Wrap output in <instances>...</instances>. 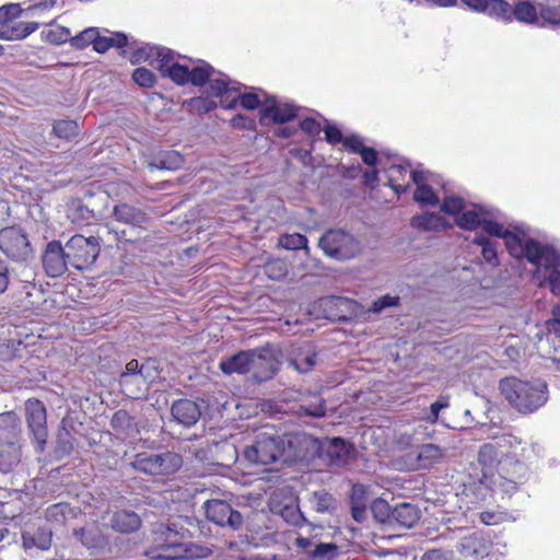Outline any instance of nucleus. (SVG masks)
<instances>
[{
    "label": "nucleus",
    "instance_id": "ea45409f",
    "mask_svg": "<svg viewBox=\"0 0 560 560\" xmlns=\"http://www.w3.org/2000/svg\"><path fill=\"white\" fill-rule=\"evenodd\" d=\"M52 532L50 528L38 527L35 532L22 534V542L25 549L37 548L48 550L51 546Z\"/></svg>",
    "mask_w": 560,
    "mask_h": 560
},
{
    "label": "nucleus",
    "instance_id": "393cba45",
    "mask_svg": "<svg viewBox=\"0 0 560 560\" xmlns=\"http://www.w3.org/2000/svg\"><path fill=\"white\" fill-rule=\"evenodd\" d=\"M288 362L300 373H307L314 369L317 362V350L315 345L304 341L293 347L289 353Z\"/></svg>",
    "mask_w": 560,
    "mask_h": 560
},
{
    "label": "nucleus",
    "instance_id": "4468645a",
    "mask_svg": "<svg viewBox=\"0 0 560 560\" xmlns=\"http://www.w3.org/2000/svg\"><path fill=\"white\" fill-rule=\"evenodd\" d=\"M212 397H198L196 400L180 398L173 402L171 415L179 424L190 428L194 427L200 418L212 417Z\"/></svg>",
    "mask_w": 560,
    "mask_h": 560
},
{
    "label": "nucleus",
    "instance_id": "4c0bfd02",
    "mask_svg": "<svg viewBox=\"0 0 560 560\" xmlns=\"http://www.w3.org/2000/svg\"><path fill=\"white\" fill-rule=\"evenodd\" d=\"M411 226L422 231H446L452 228L443 217L434 212H427L415 215L410 222Z\"/></svg>",
    "mask_w": 560,
    "mask_h": 560
},
{
    "label": "nucleus",
    "instance_id": "ddd939ff",
    "mask_svg": "<svg viewBox=\"0 0 560 560\" xmlns=\"http://www.w3.org/2000/svg\"><path fill=\"white\" fill-rule=\"evenodd\" d=\"M0 250L15 262H26L34 256L27 233L18 225L0 230Z\"/></svg>",
    "mask_w": 560,
    "mask_h": 560
},
{
    "label": "nucleus",
    "instance_id": "6ab92c4d",
    "mask_svg": "<svg viewBox=\"0 0 560 560\" xmlns=\"http://www.w3.org/2000/svg\"><path fill=\"white\" fill-rule=\"evenodd\" d=\"M261 93L265 96V105L259 109V122L261 126H268L270 122L283 125L298 116V107L293 104L281 103L276 96H269L264 91Z\"/></svg>",
    "mask_w": 560,
    "mask_h": 560
},
{
    "label": "nucleus",
    "instance_id": "c03bdc74",
    "mask_svg": "<svg viewBox=\"0 0 560 560\" xmlns=\"http://www.w3.org/2000/svg\"><path fill=\"white\" fill-rule=\"evenodd\" d=\"M21 445L0 444V472L10 474L21 463Z\"/></svg>",
    "mask_w": 560,
    "mask_h": 560
},
{
    "label": "nucleus",
    "instance_id": "4be33fe9",
    "mask_svg": "<svg viewBox=\"0 0 560 560\" xmlns=\"http://www.w3.org/2000/svg\"><path fill=\"white\" fill-rule=\"evenodd\" d=\"M355 303L343 296L329 295L319 300V310L326 319L347 323L354 315Z\"/></svg>",
    "mask_w": 560,
    "mask_h": 560
},
{
    "label": "nucleus",
    "instance_id": "7c9ffc66",
    "mask_svg": "<svg viewBox=\"0 0 560 560\" xmlns=\"http://www.w3.org/2000/svg\"><path fill=\"white\" fill-rule=\"evenodd\" d=\"M110 427L116 434L122 438H136L140 433L136 418L130 416L125 409L114 412L110 419Z\"/></svg>",
    "mask_w": 560,
    "mask_h": 560
},
{
    "label": "nucleus",
    "instance_id": "3c124183",
    "mask_svg": "<svg viewBox=\"0 0 560 560\" xmlns=\"http://www.w3.org/2000/svg\"><path fill=\"white\" fill-rule=\"evenodd\" d=\"M213 72V67L202 61L200 65L189 69L188 83L196 86H203L206 83L210 84V81H212L210 78Z\"/></svg>",
    "mask_w": 560,
    "mask_h": 560
},
{
    "label": "nucleus",
    "instance_id": "aec40b11",
    "mask_svg": "<svg viewBox=\"0 0 560 560\" xmlns=\"http://www.w3.org/2000/svg\"><path fill=\"white\" fill-rule=\"evenodd\" d=\"M66 244L54 240L46 244L42 254V264L49 278H58L67 272L70 261L67 257Z\"/></svg>",
    "mask_w": 560,
    "mask_h": 560
},
{
    "label": "nucleus",
    "instance_id": "c756f323",
    "mask_svg": "<svg viewBox=\"0 0 560 560\" xmlns=\"http://www.w3.org/2000/svg\"><path fill=\"white\" fill-rule=\"evenodd\" d=\"M226 79L218 78L210 81V95L220 98V105L225 109H233L237 104L238 88H230Z\"/></svg>",
    "mask_w": 560,
    "mask_h": 560
},
{
    "label": "nucleus",
    "instance_id": "7ed1b4c3",
    "mask_svg": "<svg viewBox=\"0 0 560 560\" xmlns=\"http://www.w3.org/2000/svg\"><path fill=\"white\" fill-rule=\"evenodd\" d=\"M283 434L273 432H259L253 444L246 445L243 451L244 458L255 465H270L281 460L284 463Z\"/></svg>",
    "mask_w": 560,
    "mask_h": 560
},
{
    "label": "nucleus",
    "instance_id": "5fc2aeb1",
    "mask_svg": "<svg viewBox=\"0 0 560 560\" xmlns=\"http://www.w3.org/2000/svg\"><path fill=\"white\" fill-rule=\"evenodd\" d=\"M24 13L20 3H7L0 7V26L7 27Z\"/></svg>",
    "mask_w": 560,
    "mask_h": 560
},
{
    "label": "nucleus",
    "instance_id": "39448f33",
    "mask_svg": "<svg viewBox=\"0 0 560 560\" xmlns=\"http://www.w3.org/2000/svg\"><path fill=\"white\" fill-rule=\"evenodd\" d=\"M241 506L235 500L211 498L203 502L202 510L206 518L214 525L230 530L241 532L246 524V515L237 508Z\"/></svg>",
    "mask_w": 560,
    "mask_h": 560
},
{
    "label": "nucleus",
    "instance_id": "b1692460",
    "mask_svg": "<svg viewBox=\"0 0 560 560\" xmlns=\"http://www.w3.org/2000/svg\"><path fill=\"white\" fill-rule=\"evenodd\" d=\"M456 548L463 560H479L489 555L491 541L482 532L476 530L462 537Z\"/></svg>",
    "mask_w": 560,
    "mask_h": 560
},
{
    "label": "nucleus",
    "instance_id": "412c9836",
    "mask_svg": "<svg viewBox=\"0 0 560 560\" xmlns=\"http://www.w3.org/2000/svg\"><path fill=\"white\" fill-rule=\"evenodd\" d=\"M118 383L121 393L131 399L143 397L149 386V383L138 370L137 359L126 363L125 369L119 374Z\"/></svg>",
    "mask_w": 560,
    "mask_h": 560
},
{
    "label": "nucleus",
    "instance_id": "f8f14e48",
    "mask_svg": "<svg viewBox=\"0 0 560 560\" xmlns=\"http://www.w3.org/2000/svg\"><path fill=\"white\" fill-rule=\"evenodd\" d=\"M305 506L311 514V520H316L329 526L332 518H337L341 512L340 500L325 488L310 491L305 494Z\"/></svg>",
    "mask_w": 560,
    "mask_h": 560
},
{
    "label": "nucleus",
    "instance_id": "20e7f679",
    "mask_svg": "<svg viewBox=\"0 0 560 560\" xmlns=\"http://www.w3.org/2000/svg\"><path fill=\"white\" fill-rule=\"evenodd\" d=\"M130 466L152 477H168L183 466V457L173 451L141 452L133 456Z\"/></svg>",
    "mask_w": 560,
    "mask_h": 560
},
{
    "label": "nucleus",
    "instance_id": "f257e3e1",
    "mask_svg": "<svg viewBox=\"0 0 560 560\" xmlns=\"http://www.w3.org/2000/svg\"><path fill=\"white\" fill-rule=\"evenodd\" d=\"M501 395L521 415H532L546 405L549 398L548 384L541 378L523 381L504 377L499 383Z\"/></svg>",
    "mask_w": 560,
    "mask_h": 560
},
{
    "label": "nucleus",
    "instance_id": "338daca9",
    "mask_svg": "<svg viewBox=\"0 0 560 560\" xmlns=\"http://www.w3.org/2000/svg\"><path fill=\"white\" fill-rule=\"evenodd\" d=\"M369 502V487L359 482L353 483L349 493L350 505H368Z\"/></svg>",
    "mask_w": 560,
    "mask_h": 560
},
{
    "label": "nucleus",
    "instance_id": "69168bd1",
    "mask_svg": "<svg viewBox=\"0 0 560 560\" xmlns=\"http://www.w3.org/2000/svg\"><path fill=\"white\" fill-rule=\"evenodd\" d=\"M52 131L60 139H71L78 135L79 126L73 120H59L55 122Z\"/></svg>",
    "mask_w": 560,
    "mask_h": 560
},
{
    "label": "nucleus",
    "instance_id": "e2e57ef3",
    "mask_svg": "<svg viewBox=\"0 0 560 560\" xmlns=\"http://www.w3.org/2000/svg\"><path fill=\"white\" fill-rule=\"evenodd\" d=\"M15 278L14 269L10 267L7 259L0 257V295L9 290Z\"/></svg>",
    "mask_w": 560,
    "mask_h": 560
},
{
    "label": "nucleus",
    "instance_id": "de8ad7c7",
    "mask_svg": "<svg viewBox=\"0 0 560 560\" xmlns=\"http://www.w3.org/2000/svg\"><path fill=\"white\" fill-rule=\"evenodd\" d=\"M499 458L498 448L493 444L487 443L480 446L478 451V463L482 467L485 478H487L488 474L495 467Z\"/></svg>",
    "mask_w": 560,
    "mask_h": 560
},
{
    "label": "nucleus",
    "instance_id": "e433bc0d",
    "mask_svg": "<svg viewBox=\"0 0 560 560\" xmlns=\"http://www.w3.org/2000/svg\"><path fill=\"white\" fill-rule=\"evenodd\" d=\"M185 160L183 155L177 151H161L154 155L149 162V168L153 170H166L176 171L180 168Z\"/></svg>",
    "mask_w": 560,
    "mask_h": 560
},
{
    "label": "nucleus",
    "instance_id": "2f4dec72",
    "mask_svg": "<svg viewBox=\"0 0 560 560\" xmlns=\"http://www.w3.org/2000/svg\"><path fill=\"white\" fill-rule=\"evenodd\" d=\"M446 455V448L438 444L424 443L417 447V462L420 468H430L443 460Z\"/></svg>",
    "mask_w": 560,
    "mask_h": 560
},
{
    "label": "nucleus",
    "instance_id": "a19ab883",
    "mask_svg": "<svg viewBox=\"0 0 560 560\" xmlns=\"http://www.w3.org/2000/svg\"><path fill=\"white\" fill-rule=\"evenodd\" d=\"M37 22H16L8 24L7 27H0V39L21 40L34 33L38 28Z\"/></svg>",
    "mask_w": 560,
    "mask_h": 560
},
{
    "label": "nucleus",
    "instance_id": "f3484780",
    "mask_svg": "<svg viewBox=\"0 0 560 560\" xmlns=\"http://www.w3.org/2000/svg\"><path fill=\"white\" fill-rule=\"evenodd\" d=\"M322 459L328 466L342 467L355 457L357 451L352 443L341 436L325 438L320 440Z\"/></svg>",
    "mask_w": 560,
    "mask_h": 560
},
{
    "label": "nucleus",
    "instance_id": "79ce46f5",
    "mask_svg": "<svg viewBox=\"0 0 560 560\" xmlns=\"http://www.w3.org/2000/svg\"><path fill=\"white\" fill-rule=\"evenodd\" d=\"M67 213L71 222L78 225H89L97 220L93 210H89V206L81 198H75L68 205Z\"/></svg>",
    "mask_w": 560,
    "mask_h": 560
},
{
    "label": "nucleus",
    "instance_id": "6e6d98bb",
    "mask_svg": "<svg viewBox=\"0 0 560 560\" xmlns=\"http://www.w3.org/2000/svg\"><path fill=\"white\" fill-rule=\"evenodd\" d=\"M545 247L546 246H542L537 240L528 238L525 242L523 257H525L528 262L538 266L541 264Z\"/></svg>",
    "mask_w": 560,
    "mask_h": 560
},
{
    "label": "nucleus",
    "instance_id": "f03ea898",
    "mask_svg": "<svg viewBox=\"0 0 560 560\" xmlns=\"http://www.w3.org/2000/svg\"><path fill=\"white\" fill-rule=\"evenodd\" d=\"M112 214L116 226L114 233L125 243H137L148 236L151 217L141 208L119 202L114 206Z\"/></svg>",
    "mask_w": 560,
    "mask_h": 560
},
{
    "label": "nucleus",
    "instance_id": "cd10ccee",
    "mask_svg": "<svg viewBox=\"0 0 560 560\" xmlns=\"http://www.w3.org/2000/svg\"><path fill=\"white\" fill-rule=\"evenodd\" d=\"M421 517L420 509L412 503L401 502L393 508L392 526L411 528Z\"/></svg>",
    "mask_w": 560,
    "mask_h": 560
},
{
    "label": "nucleus",
    "instance_id": "a18cd8bd",
    "mask_svg": "<svg viewBox=\"0 0 560 560\" xmlns=\"http://www.w3.org/2000/svg\"><path fill=\"white\" fill-rule=\"evenodd\" d=\"M116 230V226L114 222H107L105 224H102L97 228L94 235H90V240L93 241V243L96 244V248L98 249V253H101V247H113L114 244L124 242L120 236L116 235L114 231Z\"/></svg>",
    "mask_w": 560,
    "mask_h": 560
},
{
    "label": "nucleus",
    "instance_id": "bb28decb",
    "mask_svg": "<svg viewBox=\"0 0 560 560\" xmlns=\"http://www.w3.org/2000/svg\"><path fill=\"white\" fill-rule=\"evenodd\" d=\"M142 525L141 517L131 510H117L109 518V526L121 534H131L139 530Z\"/></svg>",
    "mask_w": 560,
    "mask_h": 560
},
{
    "label": "nucleus",
    "instance_id": "bf43d9fd",
    "mask_svg": "<svg viewBox=\"0 0 560 560\" xmlns=\"http://www.w3.org/2000/svg\"><path fill=\"white\" fill-rule=\"evenodd\" d=\"M264 271L270 280L280 281L288 275V265L282 259L269 260L264 266Z\"/></svg>",
    "mask_w": 560,
    "mask_h": 560
},
{
    "label": "nucleus",
    "instance_id": "423d86ee",
    "mask_svg": "<svg viewBox=\"0 0 560 560\" xmlns=\"http://www.w3.org/2000/svg\"><path fill=\"white\" fill-rule=\"evenodd\" d=\"M270 511L280 515L285 523L291 526L303 528L307 527L305 535L299 534L296 537H315L317 542H325L322 539L324 525L316 520H311L305 512L301 511L298 497H290L285 501H280L277 497L270 500Z\"/></svg>",
    "mask_w": 560,
    "mask_h": 560
},
{
    "label": "nucleus",
    "instance_id": "9b49d317",
    "mask_svg": "<svg viewBox=\"0 0 560 560\" xmlns=\"http://www.w3.org/2000/svg\"><path fill=\"white\" fill-rule=\"evenodd\" d=\"M284 464L311 463L320 455V440L305 432L283 434Z\"/></svg>",
    "mask_w": 560,
    "mask_h": 560
},
{
    "label": "nucleus",
    "instance_id": "052dcab7",
    "mask_svg": "<svg viewBox=\"0 0 560 560\" xmlns=\"http://www.w3.org/2000/svg\"><path fill=\"white\" fill-rule=\"evenodd\" d=\"M413 199L421 206H436L439 197L430 185H419L413 192Z\"/></svg>",
    "mask_w": 560,
    "mask_h": 560
},
{
    "label": "nucleus",
    "instance_id": "09e8293b",
    "mask_svg": "<svg viewBox=\"0 0 560 560\" xmlns=\"http://www.w3.org/2000/svg\"><path fill=\"white\" fill-rule=\"evenodd\" d=\"M485 13L505 23L512 22V5L505 0H488Z\"/></svg>",
    "mask_w": 560,
    "mask_h": 560
},
{
    "label": "nucleus",
    "instance_id": "4d7b16f0",
    "mask_svg": "<svg viewBox=\"0 0 560 560\" xmlns=\"http://www.w3.org/2000/svg\"><path fill=\"white\" fill-rule=\"evenodd\" d=\"M98 33L97 27H88L78 35L70 38V45L75 49H84L89 45L94 47L96 36Z\"/></svg>",
    "mask_w": 560,
    "mask_h": 560
},
{
    "label": "nucleus",
    "instance_id": "58836bf2",
    "mask_svg": "<svg viewBox=\"0 0 560 560\" xmlns=\"http://www.w3.org/2000/svg\"><path fill=\"white\" fill-rule=\"evenodd\" d=\"M78 515V509L71 506L67 502H58L49 505L45 510V517L47 522L63 525L68 521L75 518Z\"/></svg>",
    "mask_w": 560,
    "mask_h": 560
},
{
    "label": "nucleus",
    "instance_id": "c9c22d12",
    "mask_svg": "<svg viewBox=\"0 0 560 560\" xmlns=\"http://www.w3.org/2000/svg\"><path fill=\"white\" fill-rule=\"evenodd\" d=\"M212 454L214 464L224 468L232 467L238 459V451L235 444L230 441L215 443Z\"/></svg>",
    "mask_w": 560,
    "mask_h": 560
},
{
    "label": "nucleus",
    "instance_id": "f704fd0d",
    "mask_svg": "<svg viewBox=\"0 0 560 560\" xmlns=\"http://www.w3.org/2000/svg\"><path fill=\"white\" fill-rule=\"evenodd\" d=\"M73 535L85 548L93 552H100L107 546L106 537L95 527L74 529Z\"/></svg>",
    "mask_w": 560,
    "mask_h": 560
},
{
    "label": "nucleus",
    "instance_id": "49530a36",
    "mask_svg": "<svg viewBox=\"0 0 560 560\" xmlns=\"http://www.w3.org/2000/svg\"><path fill=\"white\" fill-rule=\"evenodd\" d=\"M129 49L131 50L129 60L132 65L140 63L142 61H149L151 65V61H155L156 59V50H166V48L140 45L137 40L131 42Z\"/></svg>",
    "mask_w": 560,
    "mask_h": 560
},
{
    "label": "nucleus",
    "instance_id": "1a4fd4ad",
    "mask_svg": "<svg viewBox=\"0 0 560 560\" xmlns=\"http://www.w3.org/2000/svg\"><path fill=\"white\" fill-rule=\"evenodd\" d=\"M318 246L328 257L345 261L360 255L362 245L359 238L341 229H329L318 240Z\"/></svg>",
    "mask_w": 560,
    "mask_h": 560
},
{
    "label": "nucleus",
    "instance_id": "8fccbe9b",
    "mask_svg": "<svg viewBox=\"0 0 560 560\" xmlns=\"http://www.w3.org/2000/svg\"><path fill=\"white\" fill-rule=\"evenodd\" d=\"M370 511L377 523L392 526L393 508L382 498L371 502Z\"/></svg>",
    "mask_w": 560,
    "mask_h": 560
},
{
    "label": "nucleus",
    "instance_id": "603ef678",
    "mask_svg": "<svg viewBox=\"0 0 560 560\" xmlns=\"http://www.w3.org/2000/svg\"><path fill=\"white\" fill-rule=\"evenodd\" d=\"M279 246L288 250L304 249L306 254L310 253L307 246V237L300 233L283 234L279 237Z\"/></svg>",
    "mask_w": 560,
    "mask_h": 560
},
{
    "label": "nucleus",
    "instance_id": "0e129e2a",
    "mask_svg": "<svg viewBox=\"0 0 560 560\" xmlns=\"http://www.w3.org/2000/svg\"><path fill=\"white\" fill-rule=\"evenodd\" d=\"M482 220L479 218V212L475 210L463 211L456 219V224L463 229L472 231L481 226Z\"/></svg>",
    "mask_w": 560,
    "mask_h": 560
},
{
    "label": "nucleus",
    "instance_id": "72a5a7b5",
    "mask_svg": "<svg viewBox=\"0 0 560 560\" xmlns=\"http://www.w3.org/2000/svg\"><path fill=\"white\" fill-rule=\"evenodd\" d=\"M518 22L540 26L538 7L535 0H518L512 7V19Z\"/></svg>",
    "mask_w": 560,
    "mask_h": 560
},
{
    "label": "nucleus",
    "instance_id": "2eb2a0df",
    "mask_svg": "<svg viewBox=\"0 0 560 560\" xmlns=\"http://www.w3.org/2000/svg\"><path fill=\"white\" fill-rule=\"evenodd\" d=\"M66 252L70 267L77 270L90 268L100 256L96 244L82 234H75L66 242Z\"/></svg>",
    "mask_w": 560,
    "mask_h": 560
},
{
    "label": "nucleus",
    "instance_id": "dca6fc26",
    "mask_svg": "<svg viewBox=\"0 0 560 560\" xmlns=\"http://www.w3.org/2000/svg\"><path fill=\"white\" fill-rule=\"evenodd\" d=\"M25 418L36 443V450L43 452L48 438L47 412L44 402L36 398L27 399L25 401Z\"/></svg>",
    "mask_w": 560,
    "mask_h": 560
},
{
    "label": "nucleus",
    "instance_id": "37998d69",
    "mask_svg": "<svg viewBox=\"0 0 560 560\" xmlns=\"http://www.w3.org/2000/svg\"><path fill=\"white\" fill-rule=\"evenodd\" d=\"M209 92H211L210 84L200 96L186 100L184 102V107L189 113L197 115H205L213 110L218 106V104L213 100V96L209 94Z\"/></svg>",
    "mask_w": 560,
    "mask_h": 560
},
{
    "label": "nucleus",
    "instance_id": "6e6552de",
    "mask_svg": "<svg viewBox=\"0 0 560 560\" xmlns=\"http://www.w3.org/2000/svg\"><path fill=\"white\" fill-rule=\"evenodd\" d=\"M175 524L166 525L162 534L165 536L164 544L159 548L158 559L165 560H198L205 559L212 553L211 548L195 542H180L179 533Z\"/></svg>",
    "mask_w": 560,
    "mask_h": 560
},
{
    "label": "nucleus",
    "instance_id": "9d476101",
    "mask_svg": "<svg viewBox=\"0 0 560 560\" xmlns=\"http://www.w3.org/2000/svg\"><path fill=\"white\" fill-rule=\"evenodd\" d=\"M495 471L497 477L492 481L493 485L499 486L509 495L513 494L518 486L527 480V466L514 453L500 455Z\"/></svg>",
    "mask_w": 560,
    "mask_h": 560
},
{
    "label": "nucleus",
    "instance_id": "c85d7f7f",
    "mask_svg": "<svg viewBox=\"0 0 560 560\" xmlns=\"http://www.w3.org/2000/svg\"><path fill=\"white\" fill-rule=\"evenodd\" d=\"M252 349L249 350H241L237 353L222 359L219 363V369L225 375L236 374H246L250 372V362L252 359Z\"/></svg>",
    "mask_w": 560,
    "mask_h": 560
},
{
    "label": "nucleus",
    "instance_id": "680f3d73",
    "mask_svg": "<svg viewBox=\"0 0 560 560\" xmlns=\"http://www.w3.org/2000/svg\"><path fill=\"white\" fill-rule=\"evenodd\" d=\"M138 370L144 380L151 384L160 373V361L156 358H147L142 363L138 361Z\"/></svg>",
    "mask_w": 560,
    "mask_h": 560
},
{
    "label": "nucleus",
    "instance_id": "473e14b6",
    "mask_svg": "<svg viewBox=\"0 0 560 560\" xmlns=\"http://www.w3.org/2000/svg\"><path fill=\"white\" fill-rule=\"evenodd\" d=\"M540 18V27L560 26V0H535Z\"/></svg>",
    "mask_w": 560,
    "mask_h": 560
},
{
    "label": "nucleus",
    "instance_id": "5701e85b",
    "mask_svg": "<svg viewBox=\"0 0 560 560\" xmlns=\"http://www.w3.org/2000/svg\"><path fill=\"white\" fill-rule=\"evenodd\" d=\"M151 66L156 68L162 77L170 78L178 85L188 83L189 67L174 61L170 49L156 50V59L151 61Z\"/></svg>",
    "mask_w": 560,
    "mask_h": 560
},
{
    "label": "nucleus",
    "instance_id": "864d4df0",
    "mask_svg": "<svg viewBox=\"0 0 560 560\" xmlns=\"http://www.w3.org/2000/svg\"><path fill=\"white\" fill-rule=\"evenodd\" d=\"M81 199L85 201V205L89 206V210H93V214L97 220L102 218L105 203L108 200V196L106 194H95L91 190H88Z\"/></svg>",
    "mask_w": 560,
    "mask_h": 560
},
{
    "label": "nucleus",
    "instance_id": "a211bd4d",
    "mask_svg": "<svg viewBox=\"0 0 560 560\" xmlns=\"http://www.w3.org/2000/svg\"><path fill=\"white\" fill-rule=\"evenodd\" d=\"M250 373L253 377L258 382H265L271 380L279 370V352L270 347H260L252 349Z\"/></svg>",
    "mask_w": 560,
    "mask_h": 560
},
{
    "label": "nucleus",
    "instance_id": "13d9d810",
    "mask_svg": "<svg viewBox=\"0 0 560 560\" xmlns=\"http://www.w3.org/2000/svg\"><path fill=\"white\" fill-rule=\"evenodd\" d=\"M73 451V438L65 427H62L56 440L55 452L58 456H68Z\"/></svg>",
    "mask_w": 560,
    "mask_h": 560
},
{
    "label": "nucleus",
    "instance_id": "a878e982",
    "mask_svg": "<svg viewBox=\"0 0 560 560\" xmlns=\"http://www.w3.org/2000/svg\"><path fill=\"white\" fill-rule=\"evenodd\" d=\"M22 422L14 411L0 413V444L21 445Z\"/></svg>",
    "mask_w": 560,
    "mask_h": 560
},
{
    "label": "nucleus",
    "instance_id": "0eeeda50",
    "mask_svg": "<svg viewBox=\"0 0 560 560\" xmlns=\"http://www.w3.org/2000/svg\"><path fill=\"white\" fill-rule=\"evenodd\" d=\"M293 547L296 559H287L277 555L244 557L241 560H338L340 547L336 542H317L315 537H295Z\"/></svg>",
    "mask_w": 560,
    "mask_h": 560
},
{
    "label": "nucleus",
    "instance_id": "774afa93",
    "mask_svg": "<svg viewBox=\"0 0 560 560\" xmlns=\"http://www.w3.org/2000/svg\"><path fill=\"white\" fill-rule=\"evenodd\" d=\"M504 242H505L506 249L511 256H513L515 258L523 257L524 249H525V243L524 244L522 243L521 237L516 233H514L512 231L505 233Z\"/></svg>",
    "mask_w": 560,
    "mask_h": 560
}]
</instances>
